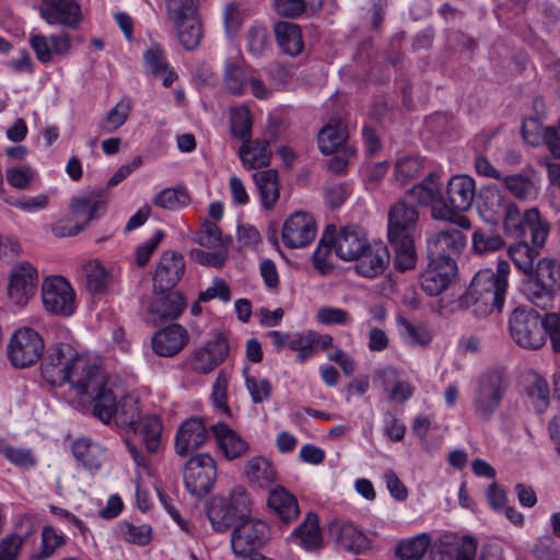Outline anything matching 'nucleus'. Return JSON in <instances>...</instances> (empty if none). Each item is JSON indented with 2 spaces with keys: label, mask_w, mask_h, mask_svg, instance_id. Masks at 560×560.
Returning <instances> with one entry per match:
<instances>
[{
  "label": "nucleus",
  "mask_w": 560,
  "mask_h": 560,
  "mask_svg": "<svg viewBox=\"0 0 560 560\" xmlns=\"http://www.w3.org/2000/svg\"><path fill=\"white\" fill-rule=\"evenodd\" d=\"M510 264L498 260L495 270H479L472 278L466 293L460 298V304L470 308L480 317L494 311L501 312L509 287Z\"/></svg>",
  "instance_id": "f257e3e1"
},
{
  "label": "nucleus",
  "mask_w": 560,
  "mask_h": 560,
  "mask_svg": "<svg viewBox=\"0 0 560 560\" xmlns=\"http://www.w3.org/2000/svg\"><path fill=\"white\" fill-rule=\"evenodd\" d=\"M439 196L436 179L427 176L421 183L410 188L407 194L388 210L387 240L416 237L419 211L418 206H428Z\"/></svg>",
  "instance_id": "f03ea898"
},
{
  "label": "nucleus",
  "mask_w": 560,
  "mask_h": 560,
  "mask_svg": "<svg viewBox=\"0 0 560 560\" xmlns=\"http://www.w3.org/2000/svg\"><path fill=\"white\" fill-rule=\"evenodd\" d=\"M560 316L558 313H547L544 317L533 307L518 306L509 316V331L511 338L522 348L539 349L546 342L547 336L551 339L553 330L549 318Z\"/></svg>",
  "instance_id": "7ed1b4c3"
},
{
  "label": "nucleus",
  "mask_w": 560,
  "mask_h": 560,
  "mask_svg": "<svg viewBox=\"0 0 560 560\" xmlns=\"http://www.w3.org/2000/svg\"><path fill=\"white\" fill-rule=\"evenodd\" d=\"M438 184L439 196L431 202L432 217L441 221H455L458 212H465L471 208L476 195V184L468 175L452 176L446 186V199L440 189L439 176L432 174Z\"/></svg>",
  "instance_id": "20e7f679"
},
{
  "label": "nucleus",
  "mask_w": 560,
  "mask_h": 560,
  "mask_svg": "<svg viewBox=\"0 0 560 560\" xmlns=\"http://www.w3.org/2000/svg\"><path fill=\"white\" fill-rule=\"evenodd\" d=\"M509 385V378L503 371L489 370L482 373L476 382L471 398L475 416L489 421L500 409Z\"/></svg>",
  "instance_id": "39448f33"
},
{
  "label": "nucleus",
  "mask_w": 560,
  "mask_h": 560,
  "mask_svg": "<svg viewBox=\"0 0 560 560\" xmlns=\"http://www.w3.org/2000/svg\"><path fill=\"white\" fill-rule=\"evenodd\" d=\"M505 235L521 238L530 233V243L536 247H542L549 233V224L540 215L537 208L521 210L514 202L510 206L502 220Z\"/></svg>",
  "instance_id": "423d86ee"
},
{
  "label": "nucleus",
  "mask_w": 560,
  "mask_h": 560,
  "mask_svg": "<svg viewBox=\"0 0 560 560\" xmlns=\"http://www.w3.org/2000/svg\"><path fill=\"white\" fill-rule=\"evenodd\" d=\"M250 501L243 487H235L228 498L214 499L207 512L212 528L224 533L248 518Z\"/></svg>",
  "instance_id": "0eeeda50"
},
{
  "label": "nucleus",
  "mask_w": 560,
  "mask_h": 560,
  "mask_svg": "<svg viewBox=\"0 0 560 560\" xmlns=\"http://www.w3.org/2000/svg\"><path fill=\"white\" fill-rule=\"evenodd\" d=\"M269 525L259 518L248 517L237 523L231 533L230 545L236 558H250L270 540Z\"/></svg>",
  "instance_id": "6e6552de"
},
{
  "label": "nucleus",
  "mask_w": 560,
  "mask_h": 560,
  "mask_svg": "<svg viewBox=\"0 0 560 560\" xmlns=\"http://www.w3.org/2000/svg\"><path fill=\"white\" fill-rule=\"evenodd\" d=\"M43 337L31 327L13 332L7 347L8 359L14 368L24 369L35 364L43 355Z\"/></svg>",
  "instance_id": "1a4fd4ad"
},
{
  "label": "nucleus",
  "mask_w": 560,
  "mask_h": 560,
  "mask_svg": "<svg viewBox=\"0 0 560 560\" xmlns=\"http://www.w3.org/2000/svg\"><path fill=\"white\" fill-rule=\"evenodd\" d=\"M106 207V201L101 192H89L84 196L74 197L70 202V209L73 215H86L85 221L80 224L79 222L72 223L70 219L58 221L52 231L55 235L60 237L74 236L83 231L90 221L98 218Z\"/></svg>",
  "instance_id": "9d476101"
},
{
  "label": "nucleus",
  "mask_w": 560,
  "mask_h": 560,
  "mask_svg": "<svg viewBox=\"0 0 560 560\" xmlns=\"http://www.w3.org/2000/svg\"><path fill=\"white\" fill-rule=\"evenodd\" d=\"M184 485L187 491L195 497L207 495L217 479V465L212 456L199 453L191 456L185 464Z\"/></svg>",
  "instance_id": "9b49d317"
},
{
  "label": "nucleus",
  "mask_w": 560,
  "mask_h": 560,
  "mask_svg": "<svg viewBox=\"0 0 560 560\" xmlns=\"http://www.w3.org/2000/svg\"><path fill=\"white\" fill-rule=\"evenodd\" d=\"M223 86L228 93L237 96L243 95L248 88L257 98H267L270 95V90L257 78L255 70L241 60L225 62Z\"/></svg>",
  "instance_id": "f8f14e48"
},
{
  "label": "nucleus",
  "mask_w": 560,
  "mask_h": 560,
  "mask_svg": "<svg viewBox=\"0 0 560 560\" xmlns=\"http://www.w3.org/2000/svg\"><path fill=\"white\" fill-rule=\"evenodd\" d=\"M44 308L58 316H70L75 311V292L62 276H50L42 283Z\"/></svg>",
  "instance_id": "ddd939ff"
},
{
  "label": "nucleus",
  "mask_w": 560,
  "mask_h": 560,
  "mask_svg": "<svg viewBox=\"0 0 560 560\" xmlns=\"http://www.w3.org/2000/svg\"><path fill=\"white\" fill-rule=\"evenodd\" d=\"M65 383H69L79 396H84L92 388L104 383L105 376L100 365L92 362L86 355L72 353L66 362Z\"/></svg>",
  "instance_id": "4468645a"
},
{
  "label": "nucleus",
  "mask_w": 560,
  "mask_h": 560,
  "mask_svg": "<svg viewBox=\"0 0 560 560\" xmlns=\"http://www.w3.org/2000/svg\"><path fill=\"white\" fill-rule=\"evenodd\" d=\"M65 383H69L79 396H84L92 388L104 383L105 376L100 365L92 362L86 355L72 353L66 362Z\"/></svg>",
  "instance_id": "2eb2a0df"
},
{
  "label": "nucleus",
  "mask_w": 560,
  "mask_h": 560,
  "mask_svg": "<svg viewBox=\"0 0 560 560\" xmlns=\"http://www.w3.org/2000/svg\"><path fill=\"white\" fill-rule=\"evenodd\" d=\"M465 245L466 237L459 230L439 231L427 238V257L436 262L457 265L456 259Z\"/></svg>",
  "instance_id": "dca6fc26"
},
{
  "label": "nucleus",
  "mask_w": 560,
  "mask_h": 560,
  "mask_svg": "<svg viewBox=\"0 0 560 560\" xmlns=\"http://www.w3.org/2000/svg\"><path fill=\"white\" fill-rule=\"evenodd\" d=\"M38 281L36 268L27 261L15 264L10 272L8 287L9 299L19 306H24L35 294Z\"/></svg>",
  "instance_id": "f3484780"
},
{
  "label": "nucleus",
  "mask_w": 560,
  "mask_h": 560,
  "mask_svg": "<svg viewBox=\"0 0 560 560\" xmlns=\"http://www.w3.org/2000/svg\"><path fill=\"white\" fill-rule=\"evenodd\" d=\"M316 235L314 218L304 211L291 214L282 226V241L288 248H302L311 244Z\"/></svg>",
  "instance_id": "a211bd4d"
},
{
  "label": "nucleus",
  "mask_w": 560,
  "mask_h": 560,
  "mask_svg": "<svg viewBox=\"0 0 560 560\" xmlns=\"http://www.w3.org/2000/svg\"><path fill=\"white\" fill-rule=\"evenodd\" d=\"M209 440L207 423L201 417H190L178 427L174 444L175 452L180 457L188 456L191 452L202 447Z\"/></svg>",
  "instance_id": "6ab92c4d"
},
{
  "label": "nucleus",
  "mask_w": 560,
  "mask_h": 560,
  "mask_svg": "<svg viewBox=\"0 0 560 560\" xmlns=\"http://www.w3.org/2000/svg\"><path fill=\"white\" fill-rule=\"evenodd\" d=\"M329 228L332 233L334 250L345 261H354L370 244L361 226L350 224L340 229L337 234L334 226Z\"/></svg>",
  "instance_id": "aec40b11"
},
{
  "label": "nucleus",
  "mask_w": 560,
  "mask_h": 560,
  "mask_svg": "<svg viewBox=\"0 0 560 560\" xmlns=\"http://www.w3.org/2000/svg\"><path fill=\"white\" fill-rule=\"evenodd\" d=\"M39 13L46 23L71 30H77L82 19L81 8L75 0H40Z\"/></svg>",
  "instance_id": "412c9836"
},
{
  "label": "nucleus",
  "mask_w": 560,
  "mask_h": 560,
  "mask_svg": "<svg viewBox=\"0 0 560 560\" xmlns=\"http://www.w3.org/2000/svg\"><path fill=\"white\" fill-rule=\"evenodd\" d=\"M456 272L457 265L428 259V266L420 273V287L429 296H438L448 288Z\"/></svg>",
  "instance_id": "4be33fe9"
},
{
  "label": "nucleus",
  "mask_w": 560,
  "mask_h": 560,
  "mask_svg": "<svg viewBox=\"0 0 560 560\" xmlns=\"http://www.w3.org/2000/svg\"><path fill=\"white\" fill-rule=\"evenodd\" d=\"M185 272V261L180 254L164 252L153 275L154 287L161 291L173 289Z\"/></svg>",
  "instance_id": "5701e85b"
},
{
  "label": "nucleus",
  "mask_w": 560,
  "mask_h": 560,
  "mask_svg": "<svg viewBox=\"0 0 560 560\" xmlns=\"http://www.w3.org/2000/svg\"><path fill=\"white\" fill-rule=\"evenodd\" d=\"M228 352V341L223 336L219 335L195 351L191 359V368L198 373L207 374L225 360Z\"/></svg>",
  "instance_id": "b1692460"
},
{
  "label": "nucleus",
  "mask_w": 560,
  "mask_h": 560,
  "mask_svg": "<svg viewBox=\"0 0 560 560\" xmlns=\"http://www.w3.org/2000/svg\"><path fill=\"white\" fill-rule=\"evenodd\" d=\"M329 535L335 538L341 549L355 555L364 553L371 547L368 536L351 523L331 522Z\"/></svg>",
  "instance_id": "393cba45"
},
{
  "label": "nucleus",
  "mask_w": 560,
  "mask_h": 560,
  "mask_svg": "<svg viewBox=\"0 0 560 560\" xmlns=\"http://www.w3.org/2000/svg\"><path fill=\"white\" fill-rule=\"evenodd\" d=\"M119 268L106 267L98 260H90L82 266L85 288L92 293H104L119 278Z\"/></svg>",
  "instance_id": "a878e982"
},
{
  "label": "nucleus",
  "mask_w": 560,
  "mask_h": 560,
  "mask_svg": "<svg viewBox=\"0 0 560 560\" xmlns=\"http://www.w3.org/2000/svg\"><path fill=\"white\" fill-rule=\"evenodd\" d=\"M71 348L66 345H55L49 348L40 364V375L51 386L65 383L66 362Z\"/></svg>",
  "instance_id": "bb28decb"
},
{
  "label": "nucleus",
  "mask_w": 560,
  "mask_h": 560,
  "mask_svg": "<svg viewBox=\"0 0 560 560\" xmlns=\"http://www.w3.org/2000/svg\"><path fill=\"white\" fill-rule=\"evenodd\" d=\"M188 342V332L179 324H172L156 331L152 337L153 351L160 357H173Z\"/></svg>",
  "instance_id": "cd10ccee"
},
{
  "label": "nucleus",
  "mask_w": 560,
  "mask_h": 560,
  "mask_svg": "<svg viewBox=\"0 0 560 560\" xmlns=\"http://www.w3.org/2000/svg\"><path fill=\"white\" fill-rule=\"evenodd\" d=\"M512 203L494 186H487L480 191L478 211L486 222L495 225L502 222Z\"/></svg>",
  "instance_id": "c85d7f7f"
},
{
  "label": "nucleus",
  "mask_w": 560,
  "mask_h": 560,
  "mask_svg": "<svg viewBox=\"0 0 560 560\" xmlns=\"http://www.w3.org/2000/svg\"><path fill=\"white\" fill-rule=\"evenodd\" d=\"M288 540L308 552L320 550L323 537L317 514L308 512L303 522L290 534Z\"/></svg>",
  "instance_id": "c756f323"
},
{
  "label": "nucleus",
  "mask_w": 560,
  "mask_h": 560,
  "mask_svg": "<svg viewBox=\"0 0 560 560\" xmlns=\"http://www.w3.org/2000/svg\"><path fill=\"white\" fill-rule=\"evenodd\" d=\"M355 271L365 278L381 275L389 262L387 247L382 243L369 244L364 253L355 259Z\"/></svg>",
  "instance_id": "7c9ffc66"
},
{
  "label": "nucleus",
  "mask_w": 560,
  "mask_h": 560,
  "mask_svg": "<svg viewBox=\"0 0 560 560\" xmlns=\"http://www.w3.org/2000/svg\"><path fill=\"white\" fill-rule=\"evenodd\" d=\"M267 505L284 523H291L300 515L296 498L279 485L270 489Z\"/></svg>",
  "instance_id": "2f4dec72"
},
{
  "label": "nucleus",
  "mask_w": 560,
  "mask_h": 560,
  "mask_svg": "<svg viewBox=\"0 0 560 560\" xmlns=\"http://www.w3.org/2000/svg\"><path fill=\"white\" fill-rule=\"evenodd\" d=\"M186 302L178 292L155 296L149 306L150 319L154 325L177 318L185 310Z\"/></svg>",
  "instance_id": "473e14b6"
},
{
  "label": "nucleus",
  "mask_w": 560,
  "mask_h": 560,
  "mask_svg": "<svg viewBox=\"0 0 560 560\" xmlns=\"http://www.w3.org/2000/svg\"><path fill=\"white\" fill-rule=\"evenodd\" d=\"M210 429L219 450L226 459L238 458L246 452L247 443L229 424L219 421Z\"/></svg>",
  "instance_id": "72a5a7b5"
},
{
  "label": "nucleus",
  "mask_w": 560,
  "mask_h": 560,
  "mask_svg": "<svg viewBox=\"0 0 560 560\" xmlns=\"http://www.w3.org/2000/svg\"><path fill=\"white\" fill-rule=\"evenodd\" d=\"M147 71L154 78H161L165 88H170L177 79L166 60L165 51L159 44H152L143 52Z\"/></svg>",
  "instance_id": "f704fd0d"
},
{
  "label": "nucleus",
  "mask_w": 560,
  "mask_h": 560,
  "mask_svg": "<svg viewBox=\"0 0 560 560\" xmlns=\"http://www.w3.org/2000/svg\"><path fill=\"white\" fill-rule=\"evenodd\" d=\"M71 448L77 462L90 471H97L106 459L105 448L88 438L77 439Z\"/></svg>",
  "instance_id": "c9c22d12"
},
{
  "label": "nucleus",
  "mask_w": 560,
  "mask_h": 560,
  "mask_svg": "<svg viewBox=\"0 0 560 560\" xmlns=\"http://www.w3.org/2000/svg\"><path fill=\"white\" fill-rule=\"evenodd\" d=\"M238 156L248 170L268 166L271 160L270 141L266 139L243 141L238 149Z\"/></svg>",
  "instance_id": "e433bc0d"
},
{
  "label": "nucleus",
  "mask_w": 560,
  "mask_h": 560,
  "mask_svg": "<svg viewBox=\"0 0 560 560\" xmlns=\"http://www.w3.org/2000/svg\"><path fill=\"white\" fill-rule=\"evenodd\" d=\"M92 399V413L95 418L100 419L103 423L109 424L115 415L117 406L116 396L113 390L107 387L106 378L100 386L92 388L91 392L85 394Z\"/></svg>",
  "instance_id": "4c0bfd02"
},
{
  "label": "nucleus",
  "mask_w": 560,
  "mask_h": 560,
  "mask_svg": "<svg viewBox=\"0 0 560 560\" xmlns=\"http://www.w3.org/2000/svg\"><path fill=\"white\" fill-rule=\"evenodd\" d=\"M478 541L475 537L466 535L454 544H445L438 547L431 553L432 560H475Z\"/></svg>",
  "instance_id": "58836bf2"
},
{
  "label": "nucleus",
  "mask_w": 560,
  "mask_h": 560,
  "mask_svg": "<svg viewBox=\"0 0 560 560\" xmlns=\"http://www.w3.org/2000/svg\"><path fill=\"white\" fill-rule=\"evenodd\" d=\"M275 35L279 47L284 54L295 57L302 52L304 42L302 30L298 24L278 22L275 25Z\"/></svg>",
  "instance_id": "ea45409f"
},
{
  "label": "nucleus",
  "mask_w": 560,
  "mask_h": 560,
  "mask_svg": "<svg viewBox=\"0 0 560 560\" xmlns=\"http://www.w3.org/2000/svg\"><path fill=\"white\" fill-rule=\"evenodd\" d=\"M163 424L156 413L143 415L137 423V432L147 451L156 454L162 445Z\"/></svg>",
  "instance_id": "a19ab883"
},
{
  "label": "nucleus",
  "mask_w": 560,
  "mask_h": 560,
  "mask_svg": "<svg viewBox=\"0 0 560 560\" xmlns=\"http://www.w3.org/2000/svg\"><path fill=\"white\" fill-rule=\"evenodd\" d=\"M253 177L258 188L262 207L267 210L273 208L280 195L278 172L273 168L259 171L254 173Z\"/></svg>",
  "instance_id": "79ce46f5"
},
{
  "label": "nucleus",
  "mask_w": 560,
  "mask_h": 560,
  "mask_svg": "<svg viewBox=\"0 0 560 560\" xmlns=\"http://www.w3.org/2000/svg\"><path fill=\"white\" fill-rule=\"evenodd\" d=\"M171 20L175 24L177 37L182 46L187 50L197 48L203 35L200 14Z\"/></svg>",
  "instance_id": "37998d69"
},
{
  "label": "nucleus",
  "mask_w": 560,
  "mask_h": 560,
  "mask_svg": "<svg viewBox=\"0 0 560 560\" xmlns=\"http://www.w3.org/2000/svg\"><path fill=\"white\" fill-rule=\"evenodd\" d=\"M506 190L520 200H534L539 194V186L534 175L518 173L503 177Z\"/></svg>",
  "instance_id": "c03bdc74"
},
{
  "label": "nucleus",
  "mask_w": 560,
  "mask_h": 560,
  "mask_svg": "<svg viewBox=\"0 0 560 560\" xmlns=\"http://www.w3.org/2000/svg\"><path fill=\"white\" fill-rule=\"evenodd\" d=\"M539 248L521 240L509 247V256L516 269L526 276H533L538 261Z\"/></svg>",
  "instance_id": "a18cd8bd"
},
{
  "label": "nucleus",
  "mask_w": 560,
  "mask_h": 560,
  "mask_svg": "<svg viewBox=\"0 0 560 560\" xmlns=\"http://www.w3.org/2000/svg\"><path fill=\"white\" fill-rule=\"evenodd\" d=\"M141 417L139 401L133 397L126 396L117 402L112 421L126 431L137 432V423Z\"/></svg>",
  "instance_id": "49530a36"
},
{
  "label": "nucleus",
  "mask_w": 560,
  "mask_h": 560,
  "mask_svg": "<svg viewBox=\"0 0 560 560\" xmlns=\"http://www.w3.org/2000/svg\"><path fill=\"white\" fill-rule=\"evenodd\" d=\"M245 474L248 480L259 488H267L277 480V471L273 465L260 456L253 457L247 462Z\"/></svg>",
  "instance_id": "de8ad7c7"
},
{
  "label": "nucleus",
  "mask_w": 560,
  "mask_h": 560,
  "mask_svg": "<svg viewBox=\"0 0 560 560\" xmlns=\"http://www.w3.org/2000/svg\"><path fill=\"white\" fill-rule=\"evenodd\" d=\"M347 137L346 129L339 119L325 125L318 132V148L325 155L338 152Z\"/></svg>",
  "instance_id": "09e8293b"
},
{
  "label": "nucleus",
  "mask_w": 560,
  "mask_h": 560,
  "mask_svg": "<svg viewBox=\"0 0 560 560\" xmlns=\"http://www.w3.org/2000/svg\"><path fill=\"white\" fill-rule=\"evenodd\" d=\"M431 537L427 533H421L410 538L400 540L395 548V556L399 560H421L429 546Z\"/></svg>",
  "instance_id": "8fccbe9b"
},
{
  "label": "nucleus",
  "mask_w": 560,
  "mask_h": 560,
  "mask_svg": "<svg viewBox=\"0 0 560 560\" xmlns=\"http://www.w3.org/2000/svg\"><path fill=\"white\" fill-rule=\"evenodd\" d=\"M399 334L401 338L411 346H428L433 338L432 329L422 323H411L410 320L398 317Z\"/></svg>",
  "instance_id": "3c124183"
},
{
  "label": "nucleus",
  "mask_w": 560,
  "mask_h": 560,
  "mask_svg": "<svg viewBox=\"0 0 560 560\" xmlns=\"http://www.w3.org/2000/svg\"><path fill=\"white\" fill-rule=\"evenodd\" d=\"M394 250V266L399 271L411 270L417 265V252L415 237L405 240L388 241Z\"/></svg>",
  "instance_id": "603ef678"
},
{
  "label": "nucleus",
  "mask_w": 560,
  "mask_h": 560,
  "mask_svg": "<svg viewBox=\"0 0 560 560\" xmlns=\"http://www.w3.org/2000/svg\"><path fill=\"white\" fill-rule=\"evenodd\" d=\"M378 375L384 378L385 384L389 381H395L393 388L388 393L389 400L404 404L412 397L415 386L408 381L397 380L398 371L396 368L388 365L381 370Z\"/></svg>",
  "instance_id": "864d4df0"
},
{
  "label": "nucleus",
  "mask_w": 560,
  "mask_h": 560,
  "mask_svg": "<svg viewBox=\"0 0 560 560\" xmlns=\"http://www.w3.org/2000/svg\"><path fill=\"white\" fill-rule=\"evenodd\" d=\"M526 299L536 307L551 310L556 302V291L537 279L529 280L524 289Z\"/></svg>",
  "instance_id": "5fc2aeb1"
},
{
  "label": "nucleus",
  "mask_w": 560,
  "mask_h": 560,
  "mask_svg": "<svg viewBox=\"0 0 560 560\" xmlns=\"http://www.w3.org/2000/svg\"><path fill=\"white\" fill-rule=\"evenodd\" d=\"M0 454L12 465L21 468H33L37 460L34 453L28 447H15L0 438Z\"/></svg>",
  "instance_id": "6e6d98bb"
},
{
  "label": "nucleus",
  "mask_w": 560,
  "mask_h": 560,
  "mask_svg": "<svg viewBox=\"0 0 560 560\" xmlns=\"http://www.w3.org/2000/svg\"><path fill=\"white\" fill-rule=\"evenodd\" d=\"M152 528L149 525H133L122 521L117 525V535L126 542L145 546L151 540Z\"/></svg>",
  "instance_id": "4d7b16f0"
},
{
  "label": "nucleus",
  "mask_w": 560,
  "mask_h": 560,
  "mask_svg": "<svg viewBox=\"0 0 560 560\" xmlns=\"http://www.w3.org/2000/svg\"><path fill=\"white\" fill-rule=\"evenodd\" d=\"M131 113V102L121 98L102 119L100 127L103 131L110 133L120 128Z\"/></svg>",
  "instance_id": "13d9d810"
},
{
  "label": "nucleus",
  "mask_w": 560,
  "mask_h": 560,
  "mask_svg": "<svg viewBox=\"0 0 560 560\" xmlns=\"http://www.w3.org/2000/svg\"><path fill=\"white\" fill-rule=\"evenodd\" d=\"M190 197L184 187L165 188L161 190L153 199L156 207L176 210L187 206Z\"/></svg>",
  "instance_id": "bf43d9fd"
},
{
  "label": "nucleus",
  "mask_w": 560,
  "mask_h": 560,
  "mask_svg": "<svg viewBox=\"0 0 560 560\" xmlns=\"http://www.w3.org/2000/svg\"><path fill=\"white\" fill-rule=\"evenodd\" d=\"M535 279L556 292L560 289V266L553 260L542 258L537 261V266L534 270Z\"/></svg>",
  "instance_id": "052dcab7"
},
{
  "label": "nucleus",
  "mask_w": 560,
  "mask_h": 560,
  "mask_svg": "<svg viewBox=\"0 0 560 560\" xmlns=\"http://www.w3.org/2000/svg\"><path fill=\"white\" fill-rule=\"evenodd\" d=\"M252 115L247 107H237L231 113V132L242 141L252 137Z\"/></svg>",
  "instance_id": "680f3d73"
},
{
  "label": "nucleus",
  "mask_w": 560,
  "mask_h": 560,
  "mask_svg": "<svg viewBox=\"0 0 560 560\" xmlns=\"http://www.w3.org/2000/svg\"><path fill=\"white\" fill-rule=\"evenodd\" d=\"M331 248H334L332 233H330V228H327L313 254L314 267L322 273H327L331 270L332 266L327 260Z\"/></svg>",
  "instance_id": "e2e57ef3"
},
{
  "label": "nucleus",
  "mask_w": 560,
  "mask_h": 560,
  "mask_svg": "<svg viewBox=\"0 0 560 560\" xmlns=\"http://www.w3.org/2000/svg\"><path fill=\"white\" fill-rule=\"evenodd\" d=\"M246 46L250 54L261 55L269 46L268 28L258 23L250 25L246 32Z\"/></svg>",
  "instance_id": "0e129e2a"
},
{
  "label": "nucleus",
  "mask_w": 560,
  "mask_h": 560,
  "mask_svg": "<svg viewBox=\"0 0 560 560\" xmlns=\"http://www.w3.org/2000/svg\"><path fill=\"white\" fill-rule=\"evenodd\" d=\"M288 348L298 352L296 362L304 363L315 354L313 347V330L296 334L288 342Z\"/></svg>",
  "instance_id": "69168bd1"
},
{
  "label": "nucleus",
  "mask_w": 560,
  "mask_h": 560,
  "mask_svg": "<svg viewBox=\"0 0 560 560\" xmlns=\"http://www.w3.org/2000/svg\"><path fill=\"white\" fill-rule=\"evenodd\" d=\"M529 396L532 398L535 410L538 413H544L550 402L548 382L544 377L535 375L534 381L529 387Z\"/></svg>",
  "instance_id": "338daca9"
},
{
  "label": "nucleus",
  "mask_w": 560,
  "mask_h": 560,
  "mask_svg": "<svg viewBox=\"0 0 560 560\" xmlns=\"http://www.w3.org/2000/svg\"><path fill=\"white\" fill-rule=\"evenodd\" d=\"M532 555L536 560H560V547L551 536L545 535L536 540Z\"/></svg>",
  "instance_id": "774afa93"
}]
</instances>
